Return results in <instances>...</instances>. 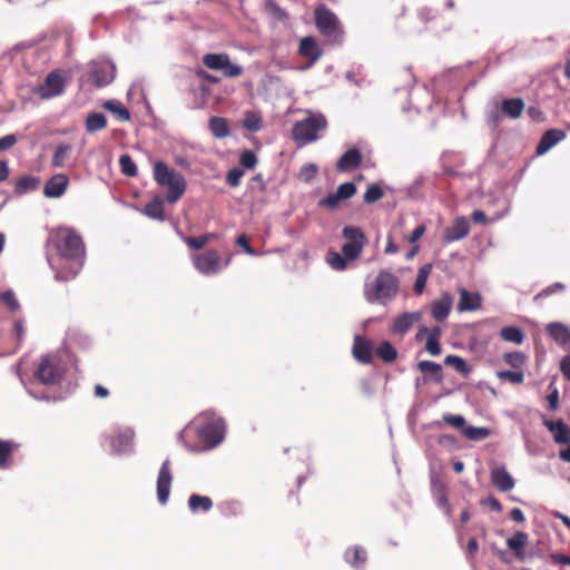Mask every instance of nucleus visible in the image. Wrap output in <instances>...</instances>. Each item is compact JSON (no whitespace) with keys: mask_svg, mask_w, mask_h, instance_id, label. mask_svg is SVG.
I'll use <instances>...</instances> for the list:
<instances>
[{"mask_svg":"<svg viewBox=\"0 0 570 570\" xmlns=\"http://www.w3.org/2000/svg\"><path fill=\"white\" fill-rule=\"evenodd\" d=\"M173 482L170 460H165L159 469L157 478V499L160 504H166L169 499Z\"/></svg>","mask_w":570,"mask_h":570,"instance_id":"10","label":"nucleus"},{"mask_svg":"<svg viewBox=\"0 0 570 570\" xmlns=\"http://www.w3.org/2000/svg\"><path fill=\"white\" fill-rule=\"evenodd\" d=\"M375 348L372 341L358 336V362L371 363L375 354Z\"/></svg>","mask_w":570,"mask_h":570,"instance_id":"30","label":"nucleus"},{"mask_svg":"<svg viewBox=\"0 0 570 570\" xmlns=\"http://www.w3.org/2000/svg\"><path fill=\"white\" fill-rule=\"evenodd\" d=\"M384 195V191L383 189L379 186V185H371L368 186V188L366 189V191L364 193V202L366 204H373L375 202H377L379 199H381Z\"/></svg>","mask_w":570,"mask_h":570,"instance_id":"46","label":"nucleus"},{"mask_svg":"<svg viewBox=\"0 0 570 570\" xmlns=\"http://www.w3.org/2000/svg\"><path fill=\"white\" fill-rule=\"evenodd\" d=\"M298 53L309 59V67L322 57L323 50L320 48L314 37H304L301 39Z\"/></svg>","mask_w":570,"mask_h":570,"instance_id":"19","label":"nucleus"},{"mask_svg":"<svg viewBox=\"0 0 570 570\" xmlns=\"http://www.w3.org/2000/svg\"><path fill=\"white\" fill-rule=\"evenodd\" d=\"M452 307V298L450 296H443L441 299L432 303L431 313L435 321L442 322L444 321Z\"/></svg>","mask_w":570,"mask_h":570,"instance_id":"24","label":"nucleus"},{"mask_svg":"<svg viewBox=\"0 0 570 570\" xmlns=\"http://www.w3.org/2000/svg\"><path fill=\"white\" fill-rule=\"evenodd\" d=\"M375 355L383 362L391 363L396 360L397 351L389 341H382L375 348Z\"/></svg>","mask_w":570,"mask_h":570,"instance_id":"34","label":"nucleus"},{"mask_svg":"<svg viewBox=\"0 0 570 570\" xmlns=\"http://www.w3.org/2000/svg\"><path fill=\"white\" fill-rule=\"evenodd\" d=\"M135 431L130 428H120L110 439V445L115 453H127L132 448Z\"/></svg>","mask_w":570,"mask_h":570,"instance_id":"12","label":"nucleus"},{"mask_svg":"<svg viewBox=\"0 0 570 570\" xmlns=\"http://www.w3.org/2000/svg\"><path fill=\"white\" fill-rule=\"evenodd\" d=\"M72 150V146L69 144H59L53 153L51 165L56 168H62L67 165V160Z\"/></svg>","mask_w":570,"mask_h":570,"instance_id":"29","label":"nucleus"},{"mask_svg":"<svg viewBox=\"0 0 570 570\" xmlns=\"http://www.w3.org/2000/svg\"><path fill=\"white\" fill-rule=\"evenodd\" d=\"M396 283L397 279L392 274L387 272H382L379 274L375 285H396Z\"/></svg>","mask_w":570,"mask_h":570,"instance_id":"58","label":"nucleus"},{"mask_svg":"<svg viewBox=\"0 0 570 570\" xmlns=\"http://www.w3.org/2000/svg\"><path fill=\"white\" fill-rule=\"evenodd\" d=\"M40 185V178L36 176H21L14 186V193L19 196L36 190Z\"/></svg>","mask_w":570,"mask_h":570,"instance_id":"25","label":"nucleus"},{"mask_svg":"<svg viewBox=\"0 0 570 570\" xmlns=\"http://www.w3.org/2000/svg\"><path fill=\"white\" fill-rule=\"evenodd\" d=\"M491 434L488 428L466 426L463 429V435L472 441H481Z\"/></svg>","mask_w":570,"mask_h":570,"instance_id":"43","label":"nucleus"},{"mask_svg":"<svg viewBox=\"0 0 570 570\" xmlns=\"http://www.w3.org/2000/svg\"><path fill=\"white\" fill-rule=\"evenodd\" d=\"M546 426L553 433V440L558 444L568 443L570 441V430L561 421H547Z\"/></svg>","mask_w":570,"mask_h":570,"instance_id":"23","label":"nucleus"},{"mask_svg":"<svg viewBox=\"0 0 570 570\" xmlns=\"http://www.w3.org/2000/svg\"><path fill=\"white\" fill-rule=\"evenodd\" d=\"M548 335L563 348L570 351V328L563 323L553 322L547 325Z\"/></svg>","mask_w":570,"mask_h":570,"instance_id":"17","label":"nucleus"},{"mask_svg":"<svg viewBox=\"0 0 570 570\" xmlns=\"http://www.w3.org/2000/svg\"><path fill=\"white\" fill-rule=\"evenodd\" d=\"M356 167V148L347 150L337 161V168L341 171Z\"/></svg>","mask_w":570,"mask_h":570,"instance_id":"42","label":"nucleus"},{"mask_svg":"<svg viewBox=\"0 0 570 570\" xmlns=\"http://www.w3.org/2000/svg\"><path fill=\"white\" fill-rule=\"evenodd\" d=\"M239 163L243 167L252 169L257 164V157L254 151L245 150L239 156Z\"/></svg>","mask_w":570,"mask_h":570,"instance_id":"48","label":"nucleus"},{"mask_svg":"<svg viewBox=\"0 0 570 570\" xmlns=\"http://www.w3.org/2000/svg\"><path fill=\"white\" fill-rule=\"evenodd\" d=\"M244 171L239 168H233L227 173L226 181L230 187H237L240 184V179Z\"/></svg>","mask_w":570,"mask_h":570,"instance_id":"50","label":"nucleus"},{"mask_svg":"<svg viewBox=\"0 0 570 570\" xmlns=\"http://www.w3.org/2000/svg\"><path fill=\"white\" fill-rule=\"evenodd\" d=\"M85 126L89 134L102 130L107 126L106 116L102 112H91L87 116Z\"/></svg>","mask_w":570,"mask_h":570,"instance_id":"32","label":"nucleus"},{"mask_svg":"<svg viewBox=\"0 0 570 570\" xmlns=\"http://www.w3.org/2000/svg\"><path fill=\"white\" fill-rule=\"evenodd\" d=\"M69 186V178L65 174H56L47 180L43 187V195L47 198H60Z\"/></svg>","mask_w":570,"mask_h":570,"instance_id":"13","label":"nucleus"},{"mask_svg":"<svg viewBox=\"0 0 570 570\" xmlns=\"http://www.w3.org/2000/svg\"><path fill=\"white\" fill-rule=\"evenodd\" d=\"M244 127L249 131H258L262 128V119L254 112H247L243 122Z\"/></svg>","mask_w":570,"mask_h":570,"instance_id":"47","label":"nucleus"},{"mask_svg":"<svg viewBox=\"0 0 570 570\" xmlns=\"http://www.w3.org/2000/svg\"><path fill=\"white\" fill-rule=\"evenodd\" d=\"M208 127L214 137L218 139L226 138L230 134L228 122L223 117H212L208 121Z\"/></svg>","mask_w":570,"mask_h":570,"instance_id":"26","label":"nucleus"},{"mask_svg":"<svg viewBox=\"0 0 570 570\" xmlns=\"http://www.w3.org/2000/svg\"><path fill=\"white\" fill-rule=\"evenodd\" d=\"M470 230L469 223L464 217H458L453 224L444 232L446 242H456L468 236Z\"/></svg>","mask_w":570,"mask_h":570,"instance_id":"20","label":"nucleus"},{"mask_svg":"<svg viewBox=\"0 0 570 570\" xmlns=\"http://www.w3.org/2000/svg\"><path fill=\"white\" fill-rule=\"evenodd\" d=\"M560 371L566 380L570 381V354L566 355L560 362Z\"/></svg>","mask_w":570,"mask_h":570,"instance_id":"60","label":"nucleus"},{"mask_svg":"<svg viewBox=\"0 0 570 570\" xmlns=\"http://www.w3.org/2000/svg\"><path fill=\"white\" fill-rule=\"evenodd\" d=\"M425 230H426L425 225L421 224V225L416 226L413 229L411 236L409 237V240L411 243H415L424 235Z\"/></svg>","mask_w":570,"mask_h":570,"instance_id":"62","label":"nucleus"},{"mask_svg":"<svg viewBox=\"0 0 570 570\" xmlns=\"http://www.w3.org/2000/svg\"><path fill=\"white\" fill-rule=\"evenodd\" d=\"M0 302L7 306L10 312H17L20 308L17 296L11 289L0 294Z\"/></svg>","mask_w":570,"mask_h":570,"instance_id":"45","label":"nucleus"},{"mask_svg":"<svg viewBox=\"0 0 570 570\" xmlns=\"http://www.w3.org/2000/svg\"><path fill=\"white\" fill-rule=\"evenodd\" d=\"M497 377L501 381H508L511 384L520 385L524 382V373L522 370L514 371H499Z\"/></svg>","mask_w":570,"mask_h":570,"instance_id":"41","label":"nucleus"},{"mask_svg":"<svg viewBox=\"0 0 570 570\" xmlns=\"http://www.w3.org/2000/svg\"><path fill=\"white\" fill-rule=\"evenodd\" d=\"M144 214L148 216L149 218L157 219V220H164V205L163 200L160 199H154L153 202L148 203L145 206Z\"/></svg>","mask_w":570,"mask_h":570,"instance_id":"38","label":"nucleus"},{"mask_svg":"<svg viewBox=\"0 0 570 570\" xmlns=\"http://www.w3.org/2000/svg\"><path fill=\"white\" fill-rule=\"evenodd\" d=\"M524 109V102L521 98L505 99L502 102V111L509 117L517 119Z\"/></svg>","mask_w":570,"mask_h":570,"instance_id":"31","label":"nucleus"},{"mask_svg":"<svg viewBox=\"0 0 570 570\" xmlns=\"http://www.w3.org/2000/svg\"><path fill=\"white\" fill-rule=\"evenodd\" d=\"M482 297L479 293H471L465 288L460 292L459 309L463 311H476L481 307Z\"/></svg>","mask_w":570,"mask_h":570,"instance_id":"22","label":"nucleus"},{"mask_svg":"<svg viewBox=\"0 0 570 570\" xmlns=\"http://www.w3.org/2000/svg\"><path fill=\"white\" fill-rule=\"evenodd\" d=\"M419 370L423 374H430L438 382L442 380V366L432 361H421L417 364Z\"/></svg>","mask_w":570,"mask_h":570,"instance_id":"39","label":"nucleus"},{"mask_svg":"<svg viewBox=\"0 0 570 570\" xmlns=\"http://www.w3.org/2000/svg\"><path fill=\"white\" fill-rule=\"evenodd\" d=\"M356 193V186L354 183H344L338 186L336 191L328 194L325 198L318 202L321 207L335 209L340 206L342 200L351 198Z\"/></svg>","mask_w":570,"mask_h":570,"instance_id":"11","label":"nucleus"},{"mask_svg":"<svg viewBox=\"0 0 570 570\" xmlns=\"http://www.w3.org/2000/svg\"><path fill=\"white\" fill-rule=\"evenodd\" d=\"M551 559L556 563L570 566V556H566L562 553H553L551 554Z\"/></svg>","mask_w":570,"mask_h":570,"instance_id":"63","label":"nucleus"},{"mask_svg":"<svg viewBox=\"0 0 570 570\" xmlns=\"http://www.w3.org/2000/svg\"><path fill=\"white\" fill-rule=\"evenodd\" d=\"M425 350L429 354L436 356L442 352L440 340L434 337H428L425 343Z\"/></svg>","mask_w":570,"mask_h":570,"instance_id":"54","label":"nucleus"},{"mask_svg":"<svg viewBox=\"0 0 570 570\" xmlns=\"http://www.w3.org/2000/svg\"><path fill=\"white\" fill-rule=\"evenodd\" d=\"M431 491L439 508H441L448 515L452 514V509L448 499V490L445 483L438 476L431 479Z\"/></svg>","mask_w":570,"mask_h":570,"instance_id":"16","label":"nucleus"},{"mask_svg":"<svg viewBox=\"0 0 570 570\" xmlns=\"http://www.w3.org/2000/svg\"><path fill=\"white\" fill-rule=\"evenodd\" d=\"M445 365H452L455 367L459 372H465L466 371V363L465 361L456 355H448L444 360Z\"/></svg>","mask_w":570,"mask_h":570,"instance_id":"49","label":"nucleus"},{"mask_svg":"<svg viewBox=\"0 0 570 570\" xmlns=\"http://www.w3.org/2000/svg\"><path fill=\"white\" fill-rule=\"evenodd\" d=\"M116 73V66L112 61H102L99 63H92L90 68V79L97 87H105L109 85Z\"/></svg>","mask_w":570,"mask_h":570,"instance_id":"9","label":"nucleus"},{"mask_svg":"<svg viewBox=\"0 0 570 570\" xmlns=\"http://www.w3.org/2000/svg\"><path fill=\"white\" fill-rule=\"evenodd\" d=\"M35 376L45 385H55L61 381L62 370L55 357L46 355L41 357Z\"/></svg>","mask_w":570,"mask_h":570,"instance_id":"6","label":"nucleus"},{"mask_svg":"<svg viewBox=\"0 0 570 570\" xmlns=\"http://www.w3.org/2000/svg\"><path fill=\"white\" fill-rule=\"evenodd\" d=\"M188 507L191 512H207L213 508V501L209 497L193 493L188 499Z\"/></svg>","mask_w":570,"mask_h":570,"instance_id":"27","label":"nucleus"},{"mask_svg":"<svg viewBox=\"0 0 570 570\" xmlns=\"http://www.w3.org/2000/svg\"><path fill=\"white\" fill-rule=\"evenodd\" d=\"M17 448L18 444L12 441L0 440V469L9 466V460Z\"/></svg>","mask_w":570,"mask_h":570,"instance_id":"36","label":"nucleus"},{"mask_svg":"<svg viewBox=\"0 0 570 570\" xmlns=\"http://www.w3.org/2000/svg\"><path fill=\"white\" fill-rule=\"evenodd\" d=\"M502 358L508 365L515 370H522L527 362V356L522 352L504 353Z\"/></svg>","mask_w":570,"mask_h":570,"instance_id":"40","label":"nucleus"},{"mask_svg":"<svg viewBox=\"0 0 570 570\" xmlns=\"http://www.w3.org/2000/svg\"><path fill=\"white\" fill-rule=\"evenodd\" d=\"M327 127L326 118L322 114H309L305 119L297 121L293 127V138L299 145L311 144L320 138V131Z\"/></svg>","mask_w":570,"mask_h":570,"instance_id":"4","label":"nucleus"},{"mask_svg":"<svg viewBox=\"0 0 570 570\" xmlns=\"http://www.w3.org/2000/svg\"><path fill=\"white\" fill-rule=\"evenodd\" d=\"M17 142V137L13 134L6 135L0 138V151H4L13 147Z\"/></svg>","mask_w":570,"mask_h":570,"instance_id":"59","label":"nucleus"},{"mask_svg":"<svg viewBox=\"0 0 570 570\" xmlns=\"http://www.w3.org/2000/svg\"><path fill=\"white\" fill-rule=\"evenodd\" d=\"M317 173V166L314 164H307L302 167L299 171V178L304 181H309L314 178Z\"/></svg>","mask_w":570,"mask_h":570,"instance_id":"56","label":"nucleus"},{"mask_svg":"<svg viewBox=\"0 0 570 570\" xmlns=\"http://www.w3.org/2000/svg\"><path fill=\"white\" fill-rule=\"evenodd\" d=\"M228 58L226 53H207L203 57V63L212 70H222Z\"/></svg>","mask_w":570,"mask_h":570,"instance_id":"35","label":"nucleus"},{"mask_svg":"<svg viewBox=\"0 0 570 570\" xmlns=\"http://www.w3.org/2000/svg\"><path fill=\"white\" fill-rule=\"evenodd\" d=\"M233 255L228 250L220 253L216 249H208L191 257L195 268L207 276L222 273L230 264Z\"/></svg>","mask_w":570,"mask_h":570,"instance_id":"3","label":"nucleus"},{"mask_svg":"<svg viewBox=\"0 0 570 570\" xmlns=\"http://www.w3.org/2000/svg\"><path fill=\"white\" fill-rule=\"evenodd\" d=\"M65 90V81L58 71L50 72L45 80V85L41 88L42 98H52L59 96Z\"/></svg>","mask_w":570,"mask_h":570,"instance_id":"15","label":"nucleus"},{"mask_svg":"<svg viewBox=\"0 0 570 570\" xmlns=\"http://www.w3.org/2000/svg\"><path fill=\"white\" fill-rule=\"evenodd\" d=\"M104 108L108 111L112 112L119 120L129 121L130 112L129 110L118 100L109 99L104 102Z\"/></svg>","mask_w":570,"mask_h":570,"instance_id":"33","label":"nucleus"},{"mask_svg":"<svg viewBox=\"0 0 570 570\" xmlns=\"http://www.w3.org/2000/svg\"><path fill=\"white\" fill-rule=\"evenodd\" d=\"M431 271H432L431 264L423 265L417 273L414 285H425Z\"/></svg>","mask_w":570,"mask_h":570,"instance_id":"57","label":"nucleus"},{"mask_svg":"<svg viewBox=\"0 0 570 570\" xmlns=\"http://www.w3.org/2000/svg\"><path fill=\"white\" fill-rule=\"evenodd\" d=\"M49 242L58 256L72 266L68 272H56L57 282H69L76 277L86 262V245L81 235L72 227L60 226L50 233Z\"/></svg>","mask_w":570,"mask_h":570,"instance_id":"1","label":"nucleus"},{"mask_svg":"<svg viewBox=\"0 0 570 570\" xmlns=\"http://www.w3.org/2000/svg\"><path fill=\"white\" fill-rule=\"evenodd\" d=\"M343 234L348 239L342 247L344 257L337 252H328L326 255V263L335 271H343L347 261L356 258V226H346Z\"/></svg>","mask_w":570,"mask_h":570,"instance_id":"5","label":"nucleus"},{"mask_svg":"<svg viewBox=\"0 0 570 570\" xmlns=\"http://www.w3.org/2000/svg\"><path fill=\"white\" fill-rule=\"evenodd\" d=\"M421 320L422 313L419 311L403 313L393 321L391 332L395 335H404L412 328L414 324L419 323Z\"/></svg>","mask_w":570,"mask_h":570,"instance_id":"14","label":"nucleus"},{"mask_svg":"<svg viewBox=\"0 0 570 570\" xmlns=\"http://www.w3.org/2000/svg\"><path fill=\"white\" fill-rule=\"evenodd\" d=\"M566 137L564 132L559 129H550L546 131L537 146V154L543 155L554 145Z\"/></svg>","mask_w":570,"mask_h":570,"instance_id":"21","label":"nucleus"},{"mask_svg":"<svg viewBox=\"0 0 570 570\" xmlns=\"http://www.w3.org/2000/svg\"><path fill=\"white\" fill-rule=\"evenodd\" d=\"M226 66L222 69L225 77L235 78L242 75L243 68L239 65L232 63L230 60H227Z\"/></svg>","mask_w":570,"mask_h":570,"instance_id":"53","label":"nucleus"},{"mask_svg":"<svg viewBox=\"0 0 570 570\" xmlns=\"http://www.w3.org/2000/svg\"><path fill=\"white\" fill-rule=\"evenodd\" d=\"M315 23L321 33L333 39L338 37V19L325 4H320L315 9Z\"/></svg>","mask_w":570,"mask_h":570,"instance_id":"8","label":"nucleus"},{"mask_svg":"<svg viewBox=\"0 0 570 570\" xmlns=\"http://www.w3.org/2000/svg\"><path fill=\"white\" fill-rule=\"evenodd\" d=\"M225 434V423L222 419H212L197 429V435L208 449L218 445Z\"/></svg>","mask_w":570,"mask_h":570,"instance_id":"7","label":"nucleus"},{"mask_svg":"<svg viewBox=\"0 0 570 570\" xmlns=\"http://www.w3.org/2000/svg\"><path fill=\"white\" fill-rule=\"evenodd\" d=\"M183 242L193 249H202L206 244L207 239L206 237H190V236H183Z\"/></svg>","mask_w":570,"mask_h":570,"instance_id":"51","label":"nucleus"},{"mask_svg":"<svg viewBox=\"0 0 570 570\" xmlns=\"http://www.w3.org/2000/svg\"><path fill=\"white\" fill-rule=\"evenodd\" d=\"M510 517L513 521L518 523H523L525 521L524 514L521 509L513 508L510 512Z\"/></svg>","mask_w":570,"mask_h":570,"instance_id":"64","label":"nucleus"},{"mask_svg":"<svg viewBox=\"0 0 570 570\" xmlns=\"http://www.w3.org/2000/svg\"><path fill=\"white\" fill-rule=\"evenodd\" d=\"M479 550V544L475 538H470L466 546L468 558L472 559Z\"/></svg>","mask_w":570,"mask_h":570,"instance_id":"61","label":"nucleus"},{"mask_svg":"<svg viewBox=\"0 0 570 570\" xmlns=\"http://www.w3.org/2000/svg\"><path fill=\"white\" fill-rule=\"evenodd\" d=\"M528 534L523 531H517L513 537L507 540V546L514 552L518 558L523 554V549L528 543Z\"/></svg>","mask_w":570,"mask_h":570,"instance_id":"28","label":"nucleus"},{"mask_svg":"<svg viewBox=\"0 0 570 570\" xmlns=\"http://www.w3.org/2000/svg\"><path fill=\"white\" fill-rule=\"evenodd\" d=\"M154 179L163 187L168 188L167 200L175 204L186 190V180L181 174L170 169L164 161L157 160L154 164Z\"/></svg>","mask_w":570,"mask_h":570,"instance_id":"2","label":"nucleus"},{"mask_svg":"<svg viewBox=\"0 0 570 570\" xmlns=\"http://www.w3.org/2000/svg\"><path fill=\"white\" fill-rule=\"evenodd\" d=\"M443 421L448 423L449 425L456 428V429H464L465 426V419L462 415H454V414H445L443 415Z\"/></svg>","mask_w":570,"mask_h":570,"instance_id":"52","label":"nucleus"},{"mask_svg":"<svg viewBox=\"0 0 570 570\" xmlns=\"http://www.w3.org/2000/svg\"><path fill=\"white\" fill-rule=\"evenodd\" d=\"M500 336L502 340L514 344H522L524 341L523 332L515 326L502 327L500 331Z\"/></svg>","mask_w":570,"mask_h":570,"instance_id":"37","label":"nucleus"},{"mask_svg":"<svg viewBox=\"0 0 570 570\" xmlns=\"http://www.w3.org/2000/svg\"><path fill=\"white\" fill-rule=\"evenodd\" d=\"M492 484L502 492L512 490L515 481L504 466H495L491 470Z\"/></svg>","mask_w":570,"mask_h":570,"instance_id":"18","label":"nucleus"},{"mask_svg":"<svg viewBox=\"0 0 570 570\" xmlns=\"http://www.w3.org/2000/svg\"><path fill=\"white\" fill-rule=\"evenodd\" d=\"M119 165L121 173L128 177L137 176L138 169L132 160V158L128 154H124L119 158Z\"/></svg>","mask_w":570,"mask_h":570,"instance_id":"44","label":"nucleus"},{"mask_svg":"<svg viewBox=\"0 0 570 570\" xmlns=\"http://www.w3.org/2000/svg\"><path fill=\"white\" fill-rule=\"evenodd\" d=\"M236 245L242 247L243 250L249 256H257L258 253L249 245L248 238L245 234L236 238Z\"/></svg>","mask_w":570,"mask_h":570,"instance_id":"55","label":"nucleus"}]
</instances>
